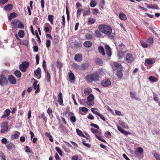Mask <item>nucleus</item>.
<instances>
[{
  "label": "nucleus",
  "instance_id": "nucleus-47",
  "mask_svg": "<svg viewBox=\"0 0 160 160\" xmlns=\"http://www.w3.org/2000/svg\"><path fill=\"white\" fill-rule=\"evenodd\" d=\"M140 43L142 46L144 48H147L148 47V45L144 42L141 41Z\"/></svg>",
  "mask_w": 160,
  "mask_h": 160
},
{
  "label": "nucleus",
  "instance_id": "nucleus-1",
  "mask_svg": "<svg viewBox=\"0 0 160 160\" xmlns=\"http://www.w3.org/2000/svg\"><path fill=\"white\" fill-rule=\"evenodd\" d=\"M98 28L102 32L108 36L110 38L112 39L114 38L115 34L112 33V29L110 26L102 24L99 26Z\"/></svg>",
  "mask_w": 160,
  "mask_h": 160
},
{
  "label": "nucleus",
  "instance_id": "nucleus-56",
  "mask_svg": "<svg viewBox=\"0 0 160 160\" xmlns=\"http://www.w3.org/2000/svg\"><path fill=\"white\" fill-rule=\"evenodd\" d=\"M38 117L39 118H42L43 119L45 120L46 119V118L45 117V115L44 113L43 112L41 113L39 116Z\"/></svg>",
  "mask_w": 160,
  "mask_h": 160
},
{
  "label": "nucleus",
  "instance_id": "nucleus-9",
  "mask_svg": "<svg viewBox=\"0 0 160 160\" xmlns=\"http://www.w3.org/2000/svg\"><path fill=\"white\" fill-rule=\"evenodd\" d=\"M111 84L110 80L107 79L103 80L101 83V85L103 87H108Z\"/></svg>",
  "mask_w": 160,
  "mask_h": 160
},
{
  "label": "nucleus",
  "instance_id": "nucleus-44",
  "mask_svg": "<svg viewBox=\"0 0 160 160\" xmlns=\"http://www.w3.org/2000/svg\"><path fill=\"white\" fill-rule=\"evenodd\" d=\"M120 124L122 128L125 129L128 128V125L126 124L125 122H121Z\"/></svg>",
  "mask_w": 160,
  "mask_h": 160
},
{
  "label": "nucleus",
  "instance_id": "nucleus-43",
  "mask_svg": "<svg viewBox=\"0 0 160 160\" xmlns=\"http://www.w3.org/2000/svg\"><path fill=\"white\" fill-rule=\"evenodd\" d=\"M6 146L8 149H11L14 148V145L11 143H9L6 144Z\"/></svg>",
  "mask_w": 160,
  "mask_h": 160
},
{
  "label": "nucleus",
  "instance_id": "nucleus-36",
  "mask_svg": "<svg viewBox=\"0 0 160 160\" xmlns=\"http://www.w3.org/2000/svg\"><path fill=\"white\" fill-rule=\"evenodd\" d=\"M45 72L46 73V78L48 82H49L50 80V75L48 71L46 70V72Z\"/></svg>",
  "mask_w": 160,
  "mask_h": 160
},
{
  "label": "nucleus",
  "instance_id": "nucleus-4",
  "mask_svg": "<svg viewBox=\"0 0 160 160\" xmlns=\"http://www.w3.org/2000/svg\"><path fill=\"white\" fill-rule=\"evenodd\" d=\"M93 99V95L92 94H90L87 98L88 101L87 102V105L88 106H92L94 104Z\"/></svg>",
  "mask_w": 160,
  "mask_h": 160
},
{
  "label": "nucleus",
  "instance_id": "nucleus-6",
  "mask_svg": "<svg viewBox=\"0 0 160 160\" xmlns=\"http://www.w3.org/2000/svg\"><path fill=\"white\" fill-rule=\"evenodd\" d=\"M8 82V80L7 78L3 75H0V85H3L7 84Z\"/></svg>",
  "mask_w": 160,
  "mask_h": 160
},
{
  "label": "nucleus",
  "instance_id": "nucleus-24",
  "mask_svg": "<svg viewBox=\"0 0 160 160\" xmlns=\"http://www.w3.org/2000/svg\"><path fill=\"white\" fill-rule=\"evenodd\" d=\"M152 154L157 160H160V155L158 153L156 152H154Z\"/></svg>",
  "mask_w": 160,
  "mask_h": 160
},
{
  "label": "nucleus",
  "instance_id": "nucleus-51",
  "mask_svg": "<svg viewBox=\"0 0 160 160\" xmlns=\"http://www.w3.org/2000/svg\"><path fill=\"white\" fill-rule=\"evenodd\" d=\"M105 4V2L104 0H101L100 3V6L101 7L102 9L103 8V7Z\"/></svg>",
  "mask_w": 160,
  "mask_h": 160
},
{
  "label": "nucleus",
  "instance_id": "nucleus-27",
  "mask_svg": "<svg viewBox=\"0 0 160 160\" xmlns=\"http://www.w3.org/2000/svg\"><path fill=\"white\" fill-rule=\"evenodd\" d=\"M125 47L124 45L122 43H120L118 45L117 49H118V51H122L124 48Z\"/></svg>",
  "mask_w": 160,
  "mask_h": 160
},
{
  "label": "nucleus",
  "instance_id": "nucleus-55",
  "mask_svg": "<svg viewBox=\"0 0 160 160\" xmlns=\"http://www.w3.org/2000/svg\"><path fill=\"white\" fill-rule=\"evenodd\" d=\"M42 67L44 68L45 72H46V64L45 60L43 61Z\"/></svg>",
  "mask_w": 160,
  "mask_h": 160
},
{
  "label": "nucleus",
  "instance_id": "nucleus-62",
  "mask_svg": "<svg viewBox=\"0 0 160 160\" xmlns=\"http://www.w3.org/2000/svg\"><path fill=\"white\" fill-rule=\"evenodd\" d=\"M90 14V11L89 10H87L85 11L83 13V16H85L87 15H88Z\"/></svg>",
  "mask_w": 160,
  "mask_h": 160
},
{
  "label": "nucleus",
  "instance_id": "nucleus-30",
  "mask_svg": "<svg viewBox=\"0 0 160 160\" xmlns=\"http://www.w3.org/2000/svg\"><path fill=\"white\" fill-rule=\"evenodd\" d=\"M91 92V89L89 88H85L84 90V93L86 95H88Z\"/></svg>",
  "mask_w": 160,
  "mask_h": 160
},
{
  "label": "nucleus",
  "instance_id": "nucleus-35",
  "mask_svg": "<svg viewBox=\"0 0 160 160\" xmlns=\"http://www.w3.org/2000/svg\"><path fill=\"white\" fill-rule=\"evenodd\" d=\"M147 7L149 9H158L159 8L158 6L156 5H153L148 6Z\"/></svg>",
  "mask_w": 160,
  "mask_h": 160
},
{
  "label": "nucleus",
  "instance_id": "nucleus-31",
  "mask_svg": "<svg viewBox=\"0 0 160 160\" xmlns=\"http://www.w3.org/2000/svg\"><path fill=\"white\" fill-rule=\"evenodd\" d=\"M12 7V4H8L4 8V9L7 11H9L11 10Z\"/></svg>",
  "mask_w": 160,
  "mask_h": 160
},
{
  "label": "nucleus",
  "instance_id": "nucleus-5",
  "mask_svg": "<svg viewBox=\"0 0 160 160\" xmlns=\"http://www.w3.org/2000/svg\"><path fill=\"white\" fill-rule=\"evenodd\" d=\"M126 60L127 62L131 63L133 61L134 58L131 53H128L126 55Z\"/></svg>",
  "mask_w": 160,
  "mask_h": 160
},
{
  "label": "nucleus",
  "instance_id": "nucleus-19",
  "mask_svg": "<svg viewBox=\"0 0 160 160\" xmlns=\"http://www.w3.org/2000/svg\"><path fill=\"white\" fill-rule=\"evenodd\" d=\"M10 112L11 111L10 110L8 109H6L4 111L3 114L1 117V118H3L8 116L9 115Z\"/></svg>",
  "mask_w": 160,
  "mask_h": 160
},
{
  "label": "nucleus",
  "instance_id": "nucleus-48",
  "mask_svg": "<svg viewBox=\"0 0 160 160\" xmlns=\"http://www.w3.org/2000/svg\"><path fill=\"white\" fill-rule=\"evenodd\" d=\"M153 98L154 101H155L157 103L158 102V99L157 97V95L155 93H153Z\"/></svg>",
  "mask_w": 160,
  "mask_h": 160
},
{
  "label": "nucleus",
  "instance_id": "nucleus-58",
  "mask_svg": "<svg viewBox=\"0 0 160 160\" xmlns=\"http://www.w3.org/2000/svg\"><path fill=\"white\" fill-rule=\"evenodd\" d=\"M146 63L149 65H150L152 63V60L150 59H146Z\"/></svg>",
  "mask_w": 160,
  "mask_h": 160
},
{
  "label": "nucleus",
  "instance_id": "nucleus-59",
  "mask_svg": "<svg viewBox=\"0 0 160 160\" xmlns=\"http://www.w3.org/2000/svg\"><path fill=\"white\" fill-rule=\"evenodd\" d=\"M51 42L50 40H47L46 41V45L47 48H49Z\"/></svg>",
  "mask_w": 160,
  "mask_h": 160
},
{
  "label": "nucleus",
  "instance_id": "nucleus-3",
  "mask_svg": "<svg viewBox=\"0 0 160 160\" xmlns=\"http://www.w3.org/2000/svg\"><path fill=\"white\" fill-rule=\"evenodd\" d=\"M29 63L27 62H24L19 66L20 70L22 72H25L27 69L28 67Z\"/></svg>",
  "mask_w": 160,
  "mask_h": 160
},
{
  "label": "nucleus",
  "instance_id": "nucleus-28",
  "mask_svg": "<svg viewBox=\"0 0 160 160\" xmlns=\"http://www.w3.org/2000/svg\"><path fill=\"white\" fill-rule=\"evenodd\" d=\"M100 135L101 134H95V136L99 140H100L103 142H105L106 141Z\"/></svg>",
  "mask_w": 160,
  "mask_h": 160
},
{
  "label": "nucleus",
  "instance_id": "nucleus-54",
  "mask_svg": "<svg viewBox=\"0 0 160 160\" xmlns=\"http://www.w3.org/2000/svg\"><path fill=\"white\" fill-rule=\"evenodd\" d=\"M96 62L97 64H101L102 63L101 59L100 58H98L96 59Z\"/></svg>",
  "mask_w": 160,
  "mask_h": 160
},
{
  "label": "nucleus",
  "instance_id": "nucleus-15",
  "mask_svg": "<svg viewBox=\"0 0 160 160\" xmlns=\"http://www.w3.org/2000/svg\"><path fill=\"white\" fill-rule=\"evenodd\" d=\"M74 59L77 62L81 61L82 59L81 55L79 54H76L75 56Z\"/></svg>",
  "mask_w": 160,
  "mask_h": 160
},
{
  "label": "nucleus",
  "instance_id": "nucleus-17",
  "mask_svg": "<svg viewBox=\"0 0 160 160\" xmlns=\"http://www.w3.org/2000/svg\"><path fill=\"white\" fill-rule=\"evenodd\" d=\"M20 135V133L18 131H16L11 136V138L12 139H15L18 138Z\"/></svg>",
  "mask_w": 160,
  "mask_h": 160
},
{
  "label": "nucleus",
  "instance_id": "nucleus-32",
  "mask_svg": "<svg viewBox=\"0 0 160 160\" xmlns=\"http://www.w3.org/2000/svg\"><path fill=\"white\" fill-rule=\"evenodd\" d=\"M91 131L93 133L97 134H101V132L98 131V130L95 129L94 128H91Z\"/></svg>",
  "mask_w": 160,
  "mask_h": 160
},
{
  "label": "nucleus",
  "instance_id": "nucleus-22",
  "mask_svg": "<svg viewBox=\"0 0 160 160\" xmlns=\"http://www.w3.org/2000/svg\"><path fill=\"white\" fill-rule=\"evenodd\" d=\"M84 47L87 48H90L92 45V43L89 41H86L83 43Z\"/></svg>",
  "mask_w": 160,
  "mask_h": 160
},
{
  "label": "nucleus",
  "instance_id": "nucleus-50",
  "mask_svg": "<svg viewBox=\"0 0 160 160\" xmlns=\"http://www.w3.org/2000/svg\"><path fill=\"white\" fill-rule=\"evenodd\" d=\"M55 149H56V150L57 151L59 154L60 156H62V151L60 150V148L58 147H56L55 148Z\"/></svg>",
  "mask_w": 160,
  "mask_h": 160
},
{
  "label": "nucleus",
  "instance_id": "nucleus-8",
  "mask_svg": "<svg viewBox=\"0 0 160 160\" xmlns=\"http://www.w3.org/2000/svg\"><path fill=\"white\" fill-rule=\"evenodd\" d=\"M2 129L1 132L2 133H4L6 131L8 128V123L7 122H4L2 124Z\"/></svg>",
  "mask_w": 160,
  "mask_h": 160
},
{
  "label": "nucleus",
  "instance_id": "nucleus-39",
  "mask_svg": "<svg viewBox=\"0 0 160 160\" xmlns=\"http://www.w3.org/2000/svg\"><path fill=\"white\" fill-rule=\"evenodd\" d=\"M96 5V2L95 0H91L90 6L92 8L94 7Z\"/></svg>",
  "mask_w": 160,
  "mask_h": 160
},
{
  "label": "nucleus",
  "instance_id": "nucleus-26",
  "mask_svg": "<svg viewBox=\"0 0 160 160\" xmlns=\"http://www.w3.org/2000/svg\"><path fill=\"white\" fill-rule=\"evenodd\" d=\"M34 74L36 76L41 75V70L40 68H38L37 69H36L34 72Z\"/></svg>",
  "mask_w": 160,
  "mask_h": 160
},
{
  "label": "nucleus",
  "instance_id": "nucleus-25",
  "mask_svg": "<svg viewBox=\"0 0 160 160\" xmlns=\"http://www.w3.org/2000/svg\"><path fill=\"white\" fill-rule=\"evenodd\" d=\"M117 76L119 78H121L123 75L122 70L118 71L116 74Z\"/></svg>",
  "mask_w": 160,
  "mask_h": 160
},
{
  "label": "nucleus",
  "instance_id": "nucleus-45",
  "mask_svg": "<svg viewBox=\"0 0 160 160\" xmlns=\"http://www.w3.org/2000/svg\"><path fill=\"white\" fill-rule=\"evenodd\" d=\"M148 79L152 82H156V79L153 76L150 77Z\"/></svg>",
  "mask_w": 160,
  "mask_h": 160
},
{
  "label": "nucleus",
  "instance_id": "nucleus-2",
  "mask_svg": "<svg viewBox=\"0 0 160 160\" xmlns=\"http://www.w3.org/2000/svg\"><path fill=\"white\" fill-rule=\"evenodd\" d=\"M85 79L87 82H91L93 81L98 80V76L96 73L88 75L86 76Z\"/></svg>",
  "mask_w": 160,
  "mask_h": 160
},
{
  "label": "nucleus",
  "instance_id": "nucleus-41",
  "mask_svg": "<svg viewBox=\"0 0 160 160\" xmlns=\"http://www.w3.org/2000/svg\"><path fill=\"white\" fill-rule=\"evenodd\" d=\"M53 16L52 15H49L48 16V20L50 22L51 24H53Z\"/></svg>",
  "mask_w": 160,
  "mask_h": 160
},
{
  "label": "nucleus",
  "instance_id": "nucleus-12",
  "mask_svg": "<svg viewBox=\"0 0 160 160\" xmlns=\"http://www.w3.org/2000/svg\"><path fill=\"white\" fill-rule=\"evenodd\" d=\"M105 48L106 50V54L109 57L111 56L112 54L111 49L110 47L107 45H105Z\"/></svg>",
  "mask_w": 160,
  "mask_h": 160
},
{
  "label": "nucleus",
  "instance_id": "nucleus-21",
  "mask_svg": "<svg viewBox=\"0 0 160 160\" xmlns=\"http://www.w3.org/2000/svg\"><path fill=\"white\" fill-rule=\"evenodd\" d=\"M120 18L122 20L125 21L127 20V17L125 14L123 13H120L119 15Z\"/></svg>",
  "mask_w": 160,
  "mask_h": 160
},
{
  "label": "nucleus",
  "instance_id": "nucleus-29",
  "mask_svg": "<svg viewBox=\"0 0 160 160\" xmlns=\"http://www.w3.org/2000/svg\"><path fill=\"white\" fill-rule=\"evenodd\" d=\"M72 68L75 69L77 70H81V66H78L76 63H73L72 64Z\"/></svg>",
  "mask_w": 160,
  "mask_h": 160
},
{
  "label": "nucleus",
  "instance_id": "nucleus-52",
  "mask_svg": "<svg viewBox=\"0 0 160 160\" xmlns=\"http://www.w3.org/2000/svg\"><path fill=\"white\" fill-rule=\"evenodd\" d=\"M62 65L61 62H57V66L58 68L60 69L62 67Z\"/></svg>",
  "mask_w": 160,
  "mask_h": 160
},
{
  "label": "nucleus",
  "instance_id": "nucleus-11",
  "mask_svg": "<svg viewBox=\"0 0 160 160\" xmlns=\"http://www.w3.org/2000/svg\"><path fill=\"white\" fill-rule=\"evenodd\" d=\"M37 81L35 82L33 85V87L34 89H36L35 91V93H38L39 91V85H37Z\"/></svg>",
  "mask_w": 160,
  "mask_h": 160
},
{
  "label": "nucleus",
  "instance_id": "nucleus-46",
  "mask_svg": "<svg viewBox=\"0 0 160 160\" xmlns=\"http://www.w3.org/2000/svg\"><path fill=\"white\" fill-rule=\"evenodd\" d=\"M82 11V10L81 8H79L78 9L77 12V17L80 16Z\"/></svg>",
  "mask_w": 160,
  "mask_h": 160
},
{
  "label": "nucleus",
  "instance_id": "nucleus-7",
  "mask_svg": "<svg viewBox=\"0 0 160 160\" xmlns=\"http://www.w3.org/2000/svg\"><path fill=\"white\" fill-rule=\"evenodd\" d=\"M97 109L95 108H92L91 109V111L94 114H96L99 117L102 119L104 121H105V119L103 116L96 111Z\"/></svg>",
  "mask_w": 160,
  "mask_h": 160
},
{
  "label": "nucleus",
  "instance_id": "nucleus-34",
  "mask_svg": "<svg viewBox=\"0 0 160 160\" xmlns=\"http://www.w3.org/2000/svg\"><path fill=\"white\" fill-rule=\"evenodd\" d=\"M106 72V70L103 68H101L98 70V72L99 74L101 75H105Z\"/></svg>",
  "mask_w": 160,
  "mask_h": 160
},
{
  "label": "nucleus",
  "instance_id": "nucleus-63",
  "mask_svg": "<svg viewBox=\"0 0 160 160\" xmlns=\"http://www.w3.org/2000/svg\"><path fill=\"white\" fill-rule=\"evenodd\" d=\"M88 118L90 120H93L94 119V117L92 115L91 113H89L88 114Z\"/></svg>",
  "mask_w": 160,
  "mask_h": 160
},
{
  "label": "nucleus",
  "instance_id": "nucleus-16",
  "mask_svg": "<svg viewBox=\"0 0 160 160\" xmlns=\"http://www.w3.org/2000/svg\"><path fill=\"white\" fill-rule=\"evenodd\" d=\"M125 52L124 51H118V59L122 58L124 56Z\"/></svg>",
  "mask_w": 160,
  "mask_h": 160
},
{
  "label": "nucleus",
  "instance_id": "nucleus-10",
  "mask_svg": "<svg viewBox=\"0 0 160 160\" xmlns=\"http://www.w3.org/2000/svg\"><path fill=\"white\" fill-rule=\"evenodd\" d=\"M20 21L19 20L17 19H14L12 21L11 25L13 29L17 28V24Z\"/></svg>",
  "mask_w": 160,
  "mask_h": 160
},
{
  "label": "nucleus",
  "instance_id": "nucleus-40",
  "mask_svg": "<svg viewBox=\"0 0 160 160\" xmlns=\"http://www.w3.org/2000/svg\"><path fill=\"white\" fill-rule=\"evenodd\" d=\"M94 34L97 37H100L102 36L101 32L98 30L95 31Z\"/></svg>",
  "mask_w": 160,
  "mask_h": 160
},
{
  "label": "nucleus",
  "instance_id": "nucleus-64",
  "mask_svg": "<svg viewBox=\"0 0 160 160\" xmlns=\"http://www.w3.org/2000/svg\"><path fill=\"white\" fill-rule=\"evenodd\" d=\"M88 110V109L85 107H82L81 109L82 111L85 112H87Z\"/></svg>",
  "mask_w": 160,
  "mask_h": 160
},
{
  "label": "nucleus",
  "instance_id": "nucleus-13",
  "mask_svg": "<svg viewBox=\"0 0 160 160\" xmlns=\"http://www.w3.org/2000/svg\"><path fill=\"white\" fill-rule=\"evenodd\" d=\"M8 79L9 81L12 84H15L16 83V81L15 78L12 75L9 76Z\"/></svg>",
  "mask_w": 160,
  "mask_h": 160
},
{
  "label": "nucleus",
  "instance_id": "nucleus-60",
  "mask_svg": "<svg viewBox=\"0 0 160 160\" xmlns=\"http://www.w3.org/2000/svg\"><path fill=\"white\" fill-rule=\"evenodd\" d=\"M70 120L72 122H76V119L75 116H72L70 118Z\"/></svg>",
  "mask_w": 160,
  "mask_h": 160
},
{
  "label": "nucleus",
  "instance_id": "nucleus-33",
  "mask_svg": "<svg viewBox=\"0 0 160 160\" xmlns=\"http://www.w3.org/2000/svg\"><path fill=\"white\" fill-rule=\"evenodd\" d=\"M18 34L20 37L22 38L24 36V32L23 30H21L19 31Z\"/></svg>",
  "mask_w": 160,
  "mask_h": 160
},
{
  "label": "nucleus",
  "instance_id": "nucleus-37",
  "mask_svg": "<svg viewBox=\"0 0 160 160\" xmlns=\"http://www.w3.org/2000/svg\"><path fill=\"white\" fill-rule=\"evenodd\" d=\"M15 74L16 76L18 78H20L21 76V73L18 70H17L15 72Z\"/></svg>",
  "mask_w": 160,
  "mask_h": 160
},
{
  "label": "nucleus",
  "instance_id": "nucleus-23",
  "mask_svg": "<svg viewBox=\"0 0 160 160\" xmlns=\"http://www.w3.org/2000/svg\"><path fill=\"white\" fill-rule=\"evenodd\" d=\"M99 52L102 55H105V54L104 48L102 46H99L98 48Z\"/></svg>",
  "mask_w": 160,
  "mask_h": 160
},
{
  "label": "nucleus",
  "instance_id": "nucleus-38",
  "mask_svg": "<svg viewBox=\"0 0 160 160\" xmlns=\"http://www.w3.org/2000/svg\"><path fill=\"white\" fill-rule=\"evenodd\" d=\"M95 21V20L93 18H88V23L92 24H93Z\"/></svg>",
  "mask_w": 160,
  "mask_h": 160
},
{
  "label": "nucleus",
  "instance_id": "nucleus-61",
  "mask_svg": "<svg viewBox=\"0 0 160 160\" xmlns=\"http://www.w3.org/2000/svg\"><path fill=\"white\" fill-rule=\"evenodd\" d=\"M86 37L88 39H90L92 38V36L91 34H86Z\"/></svg>",
  "mask_w": 160,
  "mask_h": 160
},
{
  "label": "nucleus",
  "instance_id": "nucleus-53",
  "mask_svg": "<svg viewBox=\"0 0 160 160\" xmlns=\"http://www.w3.org/2000/svg\"><path fill=\"white\" fill-rule=\"evenodd\" d=\"M143 151V150L141 147H138L137 149V151L140 153H142Z\"/></svg>",
  "mask_w": 160,
  "mask_h": 160
},
{
  "label": "nucleus",
  "instance_id": "nucleus-49",
  "mask_svg": "<svg viewBox=\"0 0 160 160\" xmlns=\"http://www.w3.org/2000/svg\"><path fill=\"white\" fill-rule=\"evenodd\" d=\"M70 79L72 80H73L75 79L74 75L73 73L70 72L69 75Z\"/></svg>",
  "mask_w": 160,
  "mask_h": 160
},
{
  "label": "nucleus",
  "instance_id": "nucleus-18",
  "mask_svg": "<svg viewBox=\"0 0 160 160\" xmlns=\"http://www.w3.org/2000/svg\"><path fill=\"white\" fill-rule=\"evenodd\" d=\"M89 64L88 63H85L82 64L81 66V70H84L88 68L89 67Z\"/></svg>",
  "mask_w": 160,
  "mask_h": 160
},
{
  "label": "nucleus",
  "instance_id": "nucleus-42",
  "mask_svg": "<svg viewBox=\"0 0 160 160\" xmlns=\"http://www.w3.org/2000/svg\"><path fill=\"white\" fill-rule=\"evenodd\" d=\"M16 16V14L15 13H12L10 14L9 16L8 17V19L11 20L13 18L15 17Z\"/></svg>",
  "mask_w": 160,
  "mask_h": 160
},
{
  "label": "nucleus",
  "instance_id": "nucleus-57",
  "mask_svg": "<svg viewBox=\"0 0 160 160\" xmlns=\"http://www.w3.org/2000/svg\"><path fill=\"white\" fill-rule=\"evenodd\" d=\"M24 27L23 24L21 22L18 23V28H23Z\"/></svg>",
  "mask_w": 160,
  "mask_h": 160
},
{
  "label": "nucleus",
  "instance_id": "nucleus-14",
  "mask_svg": "<svg viewBox=\"0 0 160 160\" xmlns=\"http://www.w3.org/2000/svg\"><path fill=\"white\" fill-rule=\"evenodd\" d=\"M58 101L59 104L60 105L63 104V100L62 97V93L61 92H60L58 95Z\"/></svg>",
  "mask_w": 160,
  "mask_h": 160
},
{
  "label": "nucleus",
  "instance_id": "nucleus-20",
  "mask_svg": "<svg viewBox=\"0 0 160 160\" xmlns=\"http://www.w3.org/2000/svg\"><path fill=\"white\" fill-rule=\"evenodd\" d=\"M130 97L136 100H139V99L138 98L135 92H130Z\"/></svg>",
  "mask_w": 160,
  "mask_h": 160
}]
</instances>
